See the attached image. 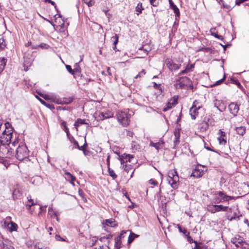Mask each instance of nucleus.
Segmentation results:
<instances>
[{
  "mask_svg": "<svg viewBox=\"0 0 249 249\" xmlns=\"http://www.w3.org/2000/svg\"><path fill=\"white\" fill-rule=\"evenodd\" d=\"M189 233H188V234H186V236H187V241L190 243H195V249H197V243L196 241H194L192 238L189 235Z\"/></svg>",
  "mask_w": 249,
  "mask_h": 249,
  "instance_id": "obj_32",
  "label": "nucleus"
},
{
  "mask_svg": "<svg viewBox=\"0 0 249 249\" xmlns=\"http://www.w3.org/2000/svg\"><path fill=\"white\" fill-rule=\"evenodd\" d=\"M65 174L67 176L68 178L71 179V183L74 185L73 181L76 180L75 178L70 173L65 171Z\"/></svg>",
  "mask_w": 249,
  "mask_h": 249,
  "instance_id": "obj_31",
  "label": "nucleus"
},
{
  "mask_svg": "<svg viewBox=\"0 0 249 249\" xmlns=\"http://www.w3.org/2000/svg\"><path fill=\"white\" fill-rule=\"evenodd\" d=\"M36 98H37V99L40 101V102H41L43 105H44L46 106L47 107H48V106L47 105V104H46V102H45L44 100H42L41 99L39 98V97H38L37 96H36Z\"/></svg>",
  "mask_w": 249,
  "mask_h": 249,
  "instance_id": "obj_64",
  "label": "nucleus"
},
{
  "mask_svg": "<svg viewBox=\"0 0 249 249\" xmlns=\"http://www.w3.org/2000/svg\"><path fill=\"white\" fill-rule=\"evenodd\" d=\"M131 149L133 152L139 151L141 149V146L135 141H132L131 143Z\"/></svg>",
  "mask_w": 249,
  "mask_h": 249,
  "instance_id": "obj_20",
  "label": "nucleus"
},
{
  "mask_svg": "<svg viewBox=\"0 0 249 249\" xmlns=\"http://www.w3.org/2000/svg\"><path fill=\"white\" fill-rule=\"evenodd\" d=\"M145 74V71L144 70H142L141 71H140L135 77V79H138L139 78H141L142 76H143Z\"/></svg>",
  "mask_w": 249,
  "mask_h": 249,
  "instance_id": "obj_44",
  "label": "nucleus"
},
{
  "mask_svg": "<svg viewBox=\"0 0 249 249\" xmlns=\"http://www.w3.org/2000/svg\"><path fill=\"white\" fill-rule=\"evenodd\" d=\"M229 109L233 116H235L237 115V113L239 110V106L234 103H231L229 105Z\"/></svg>",
  "mask_w": 249,
  "mask_h": 249,
  "instance_id": "obj_13",
  "label": "nucleus"
},
{
  "mask_svg": "<svg viewBox=\"0 0 249 249\" xmlns=\"http://www.w3.org/2000/svg\"><path fill=\"white\" fill-rule=\"evenodd\" d=\"M149 182L151 184H152L154 185H157L158 184L157 182L153 179H150Z\"/></svg>",
  "mask_w": 249,
  "mask_h": 249,
  "instance_id": "obj_61",
  "label": "nucleus"
},
{
  "mask_svg": "<svg viewBox=\"0 0 249 249\" xmlns=\"http://www.w3.org/2000/svg\"><path fill=\"white\" fill-rule=\"evenodd\" d=\"M225 78H226V76L224 75L222 79H221L219 80H218L217 81H216L215 82V83L214 84V85H220L221 83H222L224 81V80L225 79Z\"/></svg>",
  "mask_w": 249,
  "mask_h": 249,
  "instance_id": "obj_48",
  "label": "nucleus"
},
{
  "mask_svg": "<svg viewBox=\"0 0 249 249\" xmlns=\"http://www.w3.org/2000/svg\"><path fill=\"white\" fill-rule=\"evenodd\" d=\"M81 72V69L78 63H76L74 65L73 69V72L80 73Z\"/></svg>",
  "mask_w": 249,
  "mask_h": 249,
  "instance_id": "obj_39",
  "label": "nucleus"
},
{
  "mask_svg": "<svg viewBox=\"0 0 249 249\" xmlns=\"http://www.w3.org/2000/svg\"><path fill=\"white\" fill-rule=\"evenodd\" d=\"M122 231L121 232V233L120 234V235H119L117 237H120V239H121L122 238H124V234L125 233H126V231Z\"/></svg>",
  "mask_w": 249,
  "mask_h": 249,
  "instance_id": "obj_56",
  "label": "nucleus"
},
{
  "mask_svg": "<svg viewBox=\"0 0 249 249\" xmlns=\"http://www.w3.org/2000/svg\"><path fill=\"white\" fill-rule=\"evenodd\" d=\"M29 156V150L26 145L23 143L18 145L16 151V158L19 160H22Z\"/></svg>",
  "mask_w": 249,
  "mask_h": 249,
  "instance_id": "obj_3",
  "label": "nucleus"
},
{
  "mask_svg": "<svg viewBox=\"0 0 249 249\" xmlns=\"http://www.w3.org/2000/svg\"><path fill=\"white\" fill-rule=\"evenodd\" d=\"M144 9L142 7V3L139 2L136 7V11L137 12V14L139 15L140 14L142 13V11Z\"/></svg>",
  "mask_w": 249,
  "mask_h": 249,
  "instance_id": "obj_29",
  "label": "nucleus"
},
{
  "mask_svg": "<svg viewBox=\"0 0 249 249\" xmlns=\"http://www.w3.org/2000/svg\"><path fill=\"white\" fill-rule=\"evenodd\" d=\"M194 64L187 65L186 67V68L185 70L181 71L179 73V75L184 74H186L190 71H193V69H194Z\"/></svg>",
  "mask_w": 249,
  "mask_h": 249,
  "instance_id": "obj_19",
  "label": "nucleus"
},
{
  "mask_svg": "<svg viewBox=\"0 0 249 249\" xmlns=\"http://www.w3.org/2000/svg\"><path fill=\"white\" fill-rule=\"evenodd\" d=\"M234 82V83L237 85V86L239 88V89H242L243 87L241 85V84H240V83L237 81V80H234L233 79H231Z\"/></svg>",
  "mask_w": 249,
  "mask_h": 249,
  "instance_id": "obj_52",
  "label": "nucleus"
},
{
  "mask_svg": "<svg viewBox=\"0 0 249 249\" xmlns=\"http://www.w3.org/2000/svg\"><path fill=\"white\" fill-rule=\"evenodd\" d=\"M168 180L171 187L174 188H177L178 185L179 177L177 172L176 170H171L168 173Z\"/></svg>",
  "mask_w": 249,
  "mask_h": 249,
  "instance_id": "obj_6",
  "label": "nucleus"
},
{
  "mask_svg": "<svg viewBox=\"0 0 249 249\" xmlns=\"http://www.w3.org/2000/svg\"><path fill=\"white\" fill-rule=\"evenodd\" d=\"M133 156L131 155H125L124 154V156H123V158L126 160V161H129L130 162V159L133 158Z\"/></svg>",
  "mask_w": 249,
  "mask_h": 249,
  "instance_id": "obj_40",
  "label": "nucleus"
},
{
  "mask_svg": "<svg viewBox=\"0 0 249 249\" xmlns=\"http://www.w3.org/2000/svg\"><path fill=\"white\" fill-rule=\"evenodd\" d=\"M83 124H87V123H86V120L79 118L75 122L74 125L76 127L77 130H78L77 127Z\"/></svg>",
  "mask_w": 249,
  "mask_h": 249,
  "instance_id": "obj_24",
  "label": "nucleus"
},
{
  "mask_svg": "<svg viewBox=\"0 0 249 249\" xmlns=\"http://www.w3.org/2000/svg\"><path fill=\"white\" fill-rule=\"evenodd\" d=\"M53 102H56L57 104H69L72 101V99L71 98L64 99L63 100H61L59 102L58 99L55 98L53 99Z\"/></svg>",
  "mask_w": 249,
  "mask_h": 249,
  "instance_id": "obj_18",
  "label": "nucleus"
},
{
  "mask_svg": "<svg viewBox=\"0 0 249 249\" xmlns=\"http://www.w3.org/2000/svg\"><path fill=\"white\" fill-rule=\"evenodd\" d=\"M126 135L128 137H132L133 135V133L132 131H130L129 130H126Z\"/></svg>",
  "mask_w": 249,
  "mask_h": 249,
  "instance_id": "obj_59",
  "label": "nucleus"
},
{
  "mask_svg": "<svg viewBox=\"0 0 249 249\" xmlns=\"http://www.w3.org/2000/svg\"><path fill=\"white\" fill-rule=\"evenodd\" d=\"M63 124H64V127L63 130L66 133L67 136H69L70 135L69 130L68 127L66 126V122H63Z\"/></svg>",
  "mask_w": 249,
  "mask_h": 249,
  "instance_id": "obj_45",
  "label": "nucleus"
},
{
  "mask_svg": "<svg viewBox=\"0 0 249 249\" xmlns=\"http://www.w3.org/2000/svg\"><path fill=\"white\" fill-rule=\"evenodd\" d=\"M118 38H119V37L117 34H115L114 36H113L111 37V40L113 42V46L112 47H113V49L114 50H116V45L118 42Z\"/></svg>",
  "mask_w": 249,
  "mask_h": 249,
  "instance_id": "obj_27",
  "label": "nucleus"
},
{
  "mask_svg": "<svg viewBox=\"0 0 249 249\" xmlns=\"http://www.w3.org/2000/svg\"><path fill=\"white\" fill-rule=\"evenodd\" d=\"M35 203H34V201L33 199H30L29 200V203L27 204V206H29L30 207H31L32 206L34 205Z\"/></svg>",
  "mask_w": 249,
  "mask_h": 249,
  "instance_id": "obj_62",
  "label": "nucleus"
},
{
  "mask_svg": "<svg viewBox=\"0 0 249 249\" xmlns=\"http://www.w3.org/2000/svg\"><path fill=\"white\" fill-rule=\"evenodd\" d=\"M174 136L175 139H179L180 138V129L179 128H176L175 129L174 132Z\"/></svg>",
  "mask_w": 249,
  "mask_h": 249,
  "instance_id": "obj_36",
  "label": "nucleus"
},
{
  "mask_svg": "<svg viewBox=\"0 0 249 249\" xmlns=\"http://www.w3.org/2000/svg\"><path fill=\"white\" fill-rule=\"evenodd\" d=\"M244 239L239 235H236L234 237L231 238V242L235 245L236 248H240L239 245H241Z\"/></svg>",
  "mask_w": 249,
  "mask_h": 249,
  "instance_id": "obj_12",
  "label": "nucleus"
},
{
  "mask_svg": "<svg viewBox=\"0 0 249 249\" xmlns=\"http://www.w3.org/2000/svg\"><path fill=\"white\" fill-rule=\"evenodd\" d=\"M236 131L238 134L243 136L245 133L246 128L243 126L237 127L236 128Z\"/></svg>",
  "mask_w": 249,
  "mask_h": 249,
  "instance_id": "obj_25",
  "label": "nucleus"
},
{
  "mask_svg": "<svg viewBox=\"0 0 249 249\" xmlns=\"http://www.w3.org/2000/svg\"><path fill=\"white\" fill-rule=\"evenodd\" d=\"M234 198V196H228L221 191H217L213 194V201L215 203H224Z\"/></svg>",
  "mask_w": 249,
  "mask_h": 249,
  "instance_id": "obj_4",
  "label": "nucleus"
},
{
  "mask_svg": "<svg viewBox=\"0 0 249 249\" xmlns=\"http://www.w3.org/2000/svg\"><path fill=\"white\" fill-rule=\"evenodd\" d=\"M203 172L200 170L198 167H196L195 170H193L192 173V176L198 178L202 176Z\"/></svg>",
  "mask_w": 249,
  "mask_h": 249,
  "instance_id": "obj_17",
  "label": "nucleus"
},
{
  "mask_svg": "<svg viewBox=\"0 0 249 249\" xmlns=\"http://www.w3.org/2000/svg\"><path fill=\"white\" fill-rule=\"evenodd\" d=\"M5 130L3 132L2 135L0 137V143L11 145V139L12 138L13 128L11 127V124L9 123L5 124Z\"/></svg>",
  "mask_w": 249,
  "mask_h": 249,
  "instance_id": "obj_2",
  "label": "nucleus"
},
{
  "mask_svg": "<svg viewBox=\"0 0 249 249\" xmlns=\"http://www.w3.org/2000/svg\"><path fill=\"white\" fill-rule=\"evenodd\" d=\"M8 225H10L9 227L10 231H16L17 230L18 225L15 223L10 221Z\"/></svg>",
  "mask_w": 249,
  "mask_h": 249,
  "instance_id": "obj_30",
  "label": "nucleus"
},
{
  "mask_svg": "<svg viewBox=\"0 0 249 249\" xmlns=\"http://www.w3.org/2000/svg\"><path fill=\"white\" fill-rule=\"evenodd\" d=\"M55 239L57 241H65V240L63 238H62L59 235H55Z\"/></svg>",
  "mask_w": 249,
  "mask_h": 249,
  "instance_id": "obj_57",
  "label": "nucleus"
},
{
  "mask_svg": "<svg viewBox=\"0 0 249 249\" xmlns=\"http://www.w3.org/2000/svg\"><path fill=\"white\" fill-rule=\"evenodd\" d=\"M38 47H40V48H41L42 49H46L49 47V46L48 44H45V43H41L38 46Z\"/></svg>",
  "mask_w": 249,
  "mask_h": 249,
  "instance_id": "obj_49",
  "label": "nucleus"
},
{
  "mask_svg": "<svg viewBox=\"0 0 249 249\" xmlns=\"http://www.w3.org/2000/svg\"><path fill=\"white\" fill-rule=\"evenodd\" d=\"M150 4L154 7H157L159 4V1L158 0H149Z\"/></svg>",
  "mask_w": 249,
  "mask_h": 249,
  "instance_id": "obj_42",
  "label": "nucleus"
},
{
  "mask_svg": "<svg viewBox=\"0 0 249 249\" xmlns=\"http://www.w3.org/2000/svg\"><path fill=\"white\" fill-rule=\"evenodd\" d=\"M177 103V99L174 98L173 99L171 100L170 102H169L167 107H166L163 109V111H167L168 109H170L172 107L171 104L174 105H176Z\"/></svg>",
  "mask_w": 249,
  "mask_h": 249,
  "instance_id": "obj_22",
  "label": "nucleus"
},
{
  "mask_svg": "<svg viewBox=\"0 0 249 249\" xmlns=\"http://www.w3.org/2000/svg\"><path fill=\"white\" fill-rule=\"evenodd\" d=\"M6 62L7 59L4 57L0 58V73L4 70Z\"/></svg>",
  "mask_w": 249,
  "mask_h": 249,
  "instance_id": "obj_21",
  "label": "nucleus"
},
{
  "mask_svg": "<svg viewBox=\"0 0 249 249\" xmlns=\"http://www.w3.org/2000/svg\"><path fill=\"white\" fill-rule=\"evenodd\" d=\"M95 115L97 116L96 118L97 121L103 120L108 118V116H106L104 112H99V113H96Z\"/></svg>",
  "mask_w": 249,
  "mask_h": 249,
  "instance_id": "obj_23",
  "label": "nucleus"
},
{
  "mask_svg": "<svg viewBox=\"0 0 249 249\" xmlns=\"http://www.w3.org/2000/svg\"><path fill=\"white\" fill-rule=\"evenodd\" d=\"M107 168L110 167V156L108 155L107 159Z\"/></svg>",
  "mask_w": 249,
  "mask_h": 249,
  "instance_id": "obj_60",
  "label": "nucleus"
},
{
  "mask_svg": "<svg viewBox=\"0 0 249 249\" xmlns=\"http://www.w3.org/2000/svg\"><path fill=\"white\" fill-rule=\"evenodd\" d=\"M245 0H236V4L238 5H240L241 3L245 2Z\"/></svg>",
  "mask_w": 249,
  "mask_h": 249,
  "instance_id": "obj_63",
  "label": "nucleus"
},
{
  "mask_svg": "<svg viewBox=\"0 0 249 249\" xmlns=\"http://www.w3.org/2000/svg\"><path fill=\"white\" fill-rule=\"evenodd\" d=\"M0 247L3 249H15L12 243L8 240H5L4 242L0 243Z\"/></svg>",
  "mask_w": 249,
  "mask_h": 249,
  "instance_id": "obj_15",
  "label": "nucleus"
},
{
  "mask_svg": "<svg viewBox=\"0 0 249 249\" xmlns=\"http://www.w3.org/2000/svg\"><path fill=\"white\" fill-rule=\"evenodd\" d=\"M85 3H86L89 7L92 6L94 5V2L93 0H83Z\"/></svg>",
  "mask_w": 249,
  "mask_h": 249,
  "instance_id": "obj_43",
  "label": "nucleus"
},
{
  "mask_svg": "<svg viewBox=\"0 0 249 249\" xmlns=\"http://www.w3.org/2000/svg\"><path fill=\"white\" fill-rule=\"evenodd\" d=\"M228 207L222 205H213L208 207V211L212 213H215L220 211L226 212L228 211Z\"/></svg>",
  "mask_w": 249,
  "mask_h": 249,
  "instance_id": "obj_9",
  "label": "nucleus"
},
{
  "mask_svg": "<svg viewBox=\"0 0 249 249\" xmlns=\"http://www.w3.org/2000/svg\"><path fill=\"white\" fill-rule=\"evenodd\" d=\"M138 235L132 232H130V235H129L128 239V244H130L134 241L135 238L138 237Z\"/></svg>",
  "mask_w": 249,
  "mask_h": 249,
  "instance_id": "obj_26",
  "label": "nucleus"
},
{
  "mask_svg": "<svg viewBox=\"0 0 249 249\" xmlns=\"http://www.w3.org/2000/svg\"><path fill=\"white\" fill-rule=\"evenodd\" d=\"M70 140L71 142L73 143L74 145H75L76 146V147L78 146L79 144L78 142L75 140V139L73 137H71V138H70Z\"/></svg>",
  "mask_w": 249,
  "mask_h": 249,
  "instance_id": "obj_46",
  "label": "nucleus"
},
{
  "mask_svg": "<svg viewBox=\"0 0 249 249\" xmlns=\"http://www.w3.org/2000/svg\"><path fill=\"white\" fill-rule=\"evenodd\" d=\"M107 168H108L109 176L110 177H111L113 179H115L117 177V176L115 174L114 171L112 169H111L110 167Z\"/></svg>",
  "mask_w": 249,
  "mask_h": 249,
  "instance_id": "obj_33",
  "label": "nucleus"
},
{
  "mask_svg": "<svg viewBox=\"0 0 249 249\" xmlns=\"http://www.w3.org/2000/svg\"><path fill=\"white\" fill-rule=\"evenodd\" d=\"M167 66L171 71H176L178 70L180 66V64L175 63L172 60L167 59L165 61Z\"/></svg>",
  "mask_w": 249,
  "mask_h": 249,
  "instance_id": "obj_10",
  "label": "nucleus"
},
{
  "mask_svg": "<svg viewBox=\"0 0 249 249\" xmlns=\"http://www.w3.org/2000/svg\"><path fill=\"white\" fill-rule=\"evenodd\" d=\"M149 145L150 146L154 147L157 150H159V149H160V142H158L155 143L152 142H151Z\"/></svg>",
  "mask_w": 249,
  "mask_h": 249,
  "instance_id": "obj_35",
  "label": "nucleus"
},
{
  "mask_svg": "<svg viewBox=\"0 0 249 249\" xmlns=\"http://www.w3.org/2000/svg\"><path fill=\"white\" fill-rule=\"evenodd\" d=\"M85 141H86V139H85ZM87 146V144L86 141H85V142L83 146H80L78 145V146H77V148L79 150L83 151V152H85L86 151V148Z\"/></svg>",
  "mask_w": 249,
  "mask_h": 249,
  "instance_id": "obj_41",
  "label": "nucleus"
},
{
  "mask_svg": "<svg viewBox=\"0 0 249 249\" xmlns=\"http://www.w3.org/2000/svg\"><path fill=\"white\" fill-rule=\"evenodd\" d=\"M105 224L107 226H110L111 227H114L116 226V224L115 223V221L112 219H106L105 221Z\"/></svg>",
  "mask_w": 249,
  "mask_h": 249,
  "instance_id": "obj_28",
  "label": "nucleus"
},
{
  "mask_svg": "<svg viewBox=\"0 0 249 249\" xmlns=\"http://www.w3.org/2000/svg\"><path fill=\"white\" fill-rule=\"evenodd\" d=\"M66 68L67 70V71L70 72L71 73V74H74V72H73V70H72L71 69V66L70 65H66Z\"/></svg>",
  "mask_w": 249,
  "mask_h": 249,
  "instance_id": "obj_47",
  "label": "nucleus"
},
{
  "mask_svg": "<svg viewBox=\"0 0 249 249\" xmlns=\"http://www.w3.org/2000/svg\"><path fill=\"white\" fill-rule=\"evenodd\" d=\"M214 106L220 112H223L226 108V105L222 100L217 99L214 101Z\"/></svg>",
  "mask_w": 249,
  "mask_h": 249,
  "instance_id": "obj_11",
  "label": "nucleus"
},
{
  "mask_svg": "<svg viewBox=\"0 0 249 249\" xmlns=\"http://www.w3.org/2000/svg\"><path fill=\"white\" fill-rule=\"evenodd\" d=\"M190 79L187 77H181L177 79L176 83L174 84V87L176 89H182L185 86H187L190 83Z\"/></svg>",
  "mask_w": 249,
  "mask_h": 249,
  "instance_id": "obj_7",
  "label": "nucleus"
},
{
  "mask_svg": "<svg viewBox=\"0 0 249 249\" xmlns=\"http://www.w3.org/2000/svg\"><path fill=\"white\" fill-rule=\"evenodd\" d=\"M131 115L124 111H118L116 117L118 122L124 126H126L129 124Z\"/></svg>",
  "mask_w": 249,
  "mask_h": 249,
  "instance_id": "obj_5",
  "label": "nucleus"
},
{
  "mask_svg": "<svg viewBox=\"0 0 249 249\" xmlns=\"http://www.w3.org/2000/svg\"><path fill=\"white\" fill-rule=\"evenodd\" d=\"M197 101L194 102L192 107L190 109V114L192 119H195L198 114V110L202 109V107L198 105Z\"/></svg>",
  "mask_w": 249,
  "mask_h": 249,
  "instance_id": "obj_8",
  "label": "nucleus"
},
{
  "mask_svg": "<svg viewBox=\"0 0 249 249\" xmlns=\"http://www.w3.org/2000/svg\"><path fill=\"white\" fill-rule=\"evenodd\" d=\"M178 229L180 232H183L184 234H186L187 231L185 229H184L183 230L182 229L181 227L179 225H178Z\"/></svg>",
  "mask_w": 249,
  "mask_h": 249,
  "instance_id": "obj_51",
  "label": "nucleus"
},
{
  "mask_svg": "<svg viewBox=\"0 0 249 249\" xmlns=\"http://www.w3.org/2000/svg\"><path fill=\"white\" fill-rule=\"evenodd\" d=\"M240 248L243 249H249V244L246 242L244 240L243 241L241 245H239Z\"/></svg>",
  "mask_w": 249,
  "mask_h": 249,
  "instance_id": "obj_37",
  "label": "nucleus"
},
{
  "mask_svg": "<svg viewBox=\"0 0 249 249\" xmlns=\"http://www.w3.org/2000/svg\"><path fill=\"white\" fill-rule=\"evenodd\" d=\"M218 134L220 135V137L218 138L219 142L221 145H225L226 143V133L221 129H219L218 132Z\"/></svg>",
  "mask_w": 249,
  "mask_h": 249,
  "instance_id": "obj_14",
  "label": "nucleus"
},
{
  "mask_svg": "<svg viewBox=\"0 0 249 249\" xmlns=\"http://www.w3.org/2000/svg\"><path fill=\"white\" fill-rule=\"evenodd\" d=\"M18 141L16 140L10 144L0 143V154L5 158H10L14 155V148L18 144Z\"/></svg>",
  "mask_w": 249,
  "mask_h": 249,
  "instance_id": "obj_1",
  "label": "nucleus"
},
{
  "mask_svg": "<svg viewBox=\"0 0 249 249\" xmlns=\"http://www.w3.org/2000/svg\"><path fill=\"white\" fill-rule=\"evenodd\" d=\"M212 35L213 36H214L216 38H218L219 39H223V36H222L218 35H217L216 33H213L212 32Z\"/></svg>",
  "mask_w": 249,
  "mask_h": 249,
  "instance_id": "obj_54",
  "label": "nucleus"
},
{
  "mask_svg": "<svg viewBox=\"0 0 249 249\" xmlns=\"http://www.w3.org/2000/svg\"><path fill=\"white\" fill-rule=\"evenodd\" d=\"M104 114H105L106 116H108V118L113 117V114L111 112H110V111L105 112V113H104Z\"/></svg>",
  "mask_w": 249,
  "mask_h": 249,
  "instance_id": "obj_53",
  "label": "nucleus"
},
{
  "mask_svg": "<svg viewBox=\"0 0 249 249\" xmlns=\"http://www.w3.org/2000/svg\"><path fill=\"white\" fill-rule=\"evenodd\" d=\"M39 94L42 96L43 98H44L45 100H48V99H51V98L50 97V95H43L41 93H39Z\"/></svg>",
  "mask_w": 249,
  "mask_h": 249,
  "instance_id": "obj_55",
  "label": "nucleus"
},
{
  "mask_svg": "<svg viewBox=\"0 0 249 249\" xmlns=\"http://www.w3.org/2000/svg\"><path fill=\"white\" fill-rule=\"evenodd\" d=\"M140 50H143L145 54L147 55L148 54V52L150 51V49L148 46L147 45H143L142 47L139 49Z\"/></svg>",
  "mask_w": 249,
  "mask_h": 249,
  "instance_id": "obj_38",
  "label": "nucleus"
},
{
  "mask_svg": "<svg viewBox=\"0 0 249 249\" xmlns=\"http://www.w3.org/2000/svg\"><path fill=\"white\" fill-rule=\"evenodd\" d=\"M49 214H51V212H53L54 215H56L55 212L53 210L52 207H49Z\"/></svg>",
  "mask_w": 249,
  "mask_h": 249,
  "instance_id": "obj_58",
  "label": "nucleus"
},
{
  "mask_svg": "<svg viewBox=\"0 0 249 249\" xmlns=\"http://www.w3.org/2000/svg\"><path fill=\"white\" fill-rule=\"evenodd\" d=\"M169 4L170 7L173 10L174 12L176 15V18H179L180 16L179 10L177 6L174 3L172 0H169Z\"/></svg>",
  "mask_w": 249,
  "mask_h": 249,
  "instance_id": "obj_16",
  "label": "nucleus"
},
{
  "mask_svg": "<svg viewBox=\"0 0 249 249\" xmlns=\"http://www.w3.org/2000/svg\"><path fill=\"white\" fill-rule=\"evenodd\" d=\"M179 143V139H174V146L173 148L175 149L176 146Z\"/></svg>",
  "mask_w": 249,
  "mask_h": 249,
  "instance_id": "obj_50",
  "label": "nucleus"
},
{
  "mask_svg": "<svg viewBox=\"0 0 249 249\" xmlns=\"http://www.w3.org/2000/svg\"><path fill=\"white\" fill-rule=\"evenodd\" d=\"M121 239H120V237H116L115 238V247H121Z\"/></svg>",
  "mask_w": 249,
  "mask_h": 249,
  "instance_id": "obj_34",
  "label": "nucleus"
}]
</instances>
